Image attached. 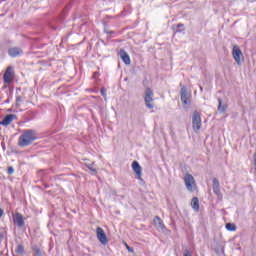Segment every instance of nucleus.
<instances>
[{"label":"nucleus","mask_w":256,"mask_h":256,"mask_svg":"<svg viewBox=\"0 0 256 256\" xmlns=\"http://www.w3.org/2000/svg\"><path fill=\"white\" fill-rule=\"evenodd\" d=\"M37 139V132L32 129L24 130L22 135L18 139V145L20 147H29L33 141Z\"/></svg>","instance_id":"1"},{"label":"nucleus","mask_w":256,"mask_h":256,"mask_svg":"<svg viewBox=\"0 0 256 256\" xmlns=\"http://www.w3.org/2000/svg\"><path fill=\"white\" fill-rule=\"evenodd\" d=\"M201 125H202L201 114H199V112L197 111H194L192 115L193 131H195L196 133H199V131H201Z\"/></svg>","instance_id":"2"},{"label":"nucleus","mask_w":256,"mask_h":256,"mask_svg":"<svg viewBox=\"0 0 256 256\" xmlns=\"http://www.w3.org/2000/svg\"><path fill=\"white\" fill-rule=\"evenodd\" d=\"M3 79L4 83H7V85L13 82V79H15V70L13 69V66L7 67Z\"/></svg>","instance_id":"3"},{"label":"nucleus","mask_w":256,"mask_h":256,"mask_svg":"<svg viewBox=\"0 0 256 256\" xmlns=\"http://www.w3.org/2000/svg\"><path fill=\"white\" fill-rule=\"evenodd\" d=\"M144 101L148 109L155 107V104H153V90H151V88H146Z\"/></svg>","instance_id":"4"},{"label":"nucleus","mask_w":256,"mask_h":256,"mask_svg":"<svg viewBox=\"0 0 256 256\" xmlns=\"http://www.w3.org/2000/svg\"><path fill=\"white\" fill-rule=\"evenodd\" d=\"M184 183L188 191H195V178H193V175L186 174L184 176Z\"/></svg>","instance_id":"5"},{"label":"nucleus","mask_w":256,"mask_h":256,"mask_svg":"<svg viewBox=\"0 0 256 256\" xmlns=\"http://www.w3.org/2000/svg\"><path fill=\"white\" fill-rule=\"evenodd\" d=\"M183 105H191V94L187 92V87L183 86L180 90Z\"/></svg>","instance_id":"6"},{"label":"nucleus","mask_w":256,"mask_h":256,"mask_svg":"<svg viewBox=\"0 0 256 256\" xmlns=\"http://www.w3.org/2000/svg\"><path fill=\"white\" fill-rule=\"evenodd\" d=\"M96 235L98 241H100L102 245H107L109 243V240L107 239V234H105V230H103V228L98 227L96 229Z\"/></svg>","instance_id":"7"},{"label":"nucleus","mask_w":256,"mask_h":256,"mask_svg":"<svg viewBox=\"0 0 256 256\" xmlns=\"http://www.w3.org/2000/svg\"><path fill=\"white\" fill-rule=\"evenodd\" d=\"M233 59L236 61L237 65H241V57H243V52L239 46H234L232 50Z\"/></svg>","instance_id":"8"},{"label":"nucleus","mask_w":256,"mask_h":256,"mask_svg":"<svg viewBox=\"0 0 256 256\" xmlns=\"http://www.w3.org/2000/svg\"><path fill=\"white\" fill-rule=\"evenodd\" d=\"M132 169L136 175V179L141 180V177L143 175V168H141V165L139 164V162L134 161L132 163Z\"/></svg>","instance_id":"9"},{"label":"nucleus","mask_w":256,"mask_h":256,"mask_svg":"<svg viewBox=\"0 0 256 256\" xmlns=\"http://www.w3.org/2000/svg\"><path fill=\"white\" fill-rule=\"evenodd\" d=\"M17 119V115L15 114H8L4 117L2 121H0V125H3V127H7L13 123Z\"/></svg>","instance_id":"10"},{"label":"nucleus","mask_w":256,"mask_h":256,"mask_svg":"<svg viewBox=\"0 0 256 256\" xmlns=\"http://www.w3.org/2000/svg\"><path fill=\"white\" fill-rule=\"evenodd\" d=\"M8 55L9 57H21L23 55V49L20 47H11L8 49Z\"/></svg>","instance_id":"11"},{"label":"nucleus","mask_w":256,"mask_h":256,"mask_svg":"<svg viewBox=\"0 0 256 256\" xmlns=\"http://www.w3.org/2000/svg\"><path fill=\"white\" fill-rule=\"evenodd\" d=\"M13 219H14V223L18 227H24L25 226V218L23 217V215L21 213H16L14 215Z\"/></svg>","instance_id":"12"},{"label":"nucleus","mask_w":256,"mask_h":256,"mask_svg":"<svg viewBox=\"0 0 256 256\" xmlns=\"http://www.w3.org/2000/svg\"><path fill=\"white\" fill-rule=\"evenodd\" d=\"M119 55L125 65H131V58L125 50H120Z\"/></svg>","instance_id":"13"},{"label":"nucleus","mask_w":256,"mask_h":256,"mask_svg":"<svg viewBox=\"0 0 256 256\" xmlns=\"http://www.w3.org/2000/svg\"><path fill=\"white\" fill-rule=\"evenodd\" d=\"M213 191L215 193V195H217V197H220L221 195V186L219 184V180L217 178L213 179Z\"/></svg>","instance_id":"14"},{"label":"nucleus","mask_w":256,"mask_h":256,"mask_svg":"<svg viewBox=\"0 0 256 256\" xmlns=\"http://www.w3.org/2000/svg\"><path fill=\"white\" fill-rule=\"evenodd\" d=\"M218 111L219 113H225L227 111V104H223V100L218 98Z\"/></svg>","instance_id":"15"},{"label":"nucleus","mask_w":256,"mask_h":256,"mask_svg":"<svg viewBox=\"0 0 256 256\" xmlns=\"http://www.w3.org/2000/svg\"><path fill=\"white\" fill-rule=\"evenodd\" d=\"M154 224L156 225V227H158V229H165V225H163V220H161L159 216H156L154 218Z\"/></svg>","instance_id":"16"},{"label":"nucleus","mask_w":256,"mask_h":256,"mask_svg":"<svg viewBox=\"0 0 256 256\" xmlns=\"http://www.w3.org/2000/svg\"><path fill=\"white\" fill-rule=\"evenodd\" d=\"M191 207L194 211H199V198L194 197L191 201Z\"/></svg>","instance_id":"17"},{"label":"nucleus","mask_w":256,"mask_h":256,"mask_svg":"<svg viewBox=\"0 0 256 256\" xmlns=\"http://www.w3.org/2000/svg\"><path fill=\"white\" fill-rule=\"evenodd\" d=\"M176 33H181V31H185V25L182 23L177 24L176 26H172Z\"/></svg>","instance_id":"18"},{"label":"nucleus","mask_w":256,"mask_h":256,"mask_svg":"<svg viewBox=\"0 0 256 256\" xmlns=\"http://www.w3.org/2000/svg\"><path fill=\"white\" fill-rule=\"evenodd\" d=\"M15 252L17 255H23V253H25V247L22 244H18L16 246Z\"/></svg>","instance_id":"19"},{"label":"nucleus","mask_w":256,"mask_h":256,"mask_svg":"<svg viewBox=\"0 0 256 256\" xmlns=\"http://www.w3.org/2000/svg\"><path fill=\"white\" fill-rule=\"evenodd\" d=\"M226 229L227 231H237V226L233 223H227Z\"/></svg>","instance_id":"20"},{"label":"nucleus","mask_w":256,"mask_h":256,"mask_svg":"<svg viewBox=\"0 0 256 256\" xmlns=\"http://www.w3.org/2000/svg\"><path fill=\"white\" fill-rule=\"evenodd\" d=\"M94 164H95L94 162H92V163H90V164H86V167H88V169H89L90 171H92V173L97 174V169H95V168L93 167Z\"/></svg>","instance_id":"21"},{"label":"nucleus","mask_w":256,"mask_h":256,"mask_svg":"<svg viewBox=\"0 0 256 256\" xmlns=\"http://www.w3.org/2000/svg\"><path fill=\"white\" fill-rule=\"evenodd\" d=\"M21 103H23V97L17 96L16 97V107H21Z\"/></svg>","instance_id":"22"},{"label":"nucleus","mask_w":256,"mask_h":256,"mask_svg":"<svg viewBox=\"0 0 256 256\" xmlns=\"http://www.w3.org/2000/svg\"><path fill=\"white\" fill-rule=\"evenodd\" d=\"M183 256H193V254L191 253V251H189L188 249H186V250H184Z\"/></svg>","instance_id":"23"},{"label":"nucleus","mask_w":256,"mask_h":256,"mask_svg":"<svg viewBox=\"0 0 256 256\" xmlns=\"http://www.w3.org/2000/svg\"><path fill=\"white\" fill-rule=\"evenodd\" d=\"M14 172H15V170L13 169V167L8 168L9 175H13Z\"/></svg>","instance_id":"24"},{"label":"nucleus","mask_w":256,"mask_h":256,"mask_svg":"<svg viewBox=\"0 0 256 256\" xmlns=\"http://www.w3.org/2000/svg\"><path fill=\"white\" fill-rule=\"evenodd\" d=\"M35 254H36L37 256H43V254L41 253V250H40V249H36V250H35Z\"/></svg>","instance_id":"25"},{"label":"nucleus","mask_w":256,"mask_h":256,"mask_svg":"<svg viewBox=\"0 0 256 256\" xmlns=\"http://www.w3.org/2000/svg\"><path fill=\"white\" fill-rule=\"evenodd\" d=\"M101 95H102L103 97H107V93H105V90H104V89H101Z\"/></svg>","instance_id":"26"},{"label":"nucleus","mask_w":256,"mask_h":256,"mask_svg":"<svg viewBox=\"0 0 256 256\" xmlns=\"http://www.w3.org/2000/svg\"><path fill=\"white\" fill-rule=\"evenodd\" d=\"M4 213L3 209L0 208V219L3 217Z\"/></svg>","instance_id":"27"},{"label":"nucleus","mask_w":256,"mask_h":256,"mask_svg":"<svg viewBox=\"0 0 256 256\" xmlns=\"http://www.w3.org/2000/svg\"><path fill=\"white\" fill-rule=\"evenodd\" d=\"M128 251H133V248L129 247L128 245H126Z\"/></svg>","instance_id":"28"},{"label":"nucleus","mask_w":256,"mask_h":256,"mask_svg":"<svg viewBox=\"0 0 256 256\" xmlns=\"http://www.w3.org/2000/svg\"><path fill=\"white\" fill-rule=\"evenodd\" d=\"M97 75H99V73L95 72L93 77H97Z\"/></svg>","instance_id":"29"},{"label":"nucleus","mask_w":256,"mask_h":256,"mask_svg":"<svg viewBox=\"0 0 256 256\" xmlns=\"http://www.w3.org/2000/svg\"><path fill=\"white\" fill-rule=\"evenodd\" d=\"M0 1H6V0H0Z\"/></svg>","instance_id":"30"}]
</instances>
